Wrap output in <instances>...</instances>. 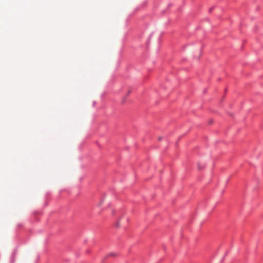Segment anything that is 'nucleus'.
Masks as SVG:
<instances>
[{"label":"nucleus","instance_id":"f257e3e1","mask_svg":"<svg viewBox=\"0 0 263 263\" xmlns=\"http://www.w3.org/2000/svg\"><path fill=\"white\" fill-rule=\"evenodd\" d=\"M121 219H119L118 221L116 223V227H119V222Z\"/></svg>","mask_w":263,"mask_h":263},{"label":"nucleus","instance_id":"7ed1b4c3","mask_svg":"<svg viewBox=\"0 0 263 263\" xmlns=\"http://www.w3.org/2000/svg\"><path fill=\"white\" fill-rule=\"evenodd\" d=\"M213 8H214L213 7L209 9V12H211L213 10Z\"/></svg>","mask_w":263,"mask_h":263},{"label":"nucleus","instance_id":"f03ea898","mask_svg":"<svg viewBox=\"0 0 263 263\" xmlns=\"http://www.w3.org/2000/svg\"><path fill=\"white\" fill-rule=\"evenodd\" d=\"M198 167H199V170H202L204 168V166H200V165L199 164L198 165Z\"/></svg>","mask_w":263,"mask_h":263},{"label":"nucleus","instance_id":"39448f33","mask_svg":"<svg viewBox=\"0 0 263 263\" xmlns=\"http://www.w3.org/2000/svg\"><path fill=\"white\" fill-rule=\"evenodd\" d=\"M161 138H162L161 137H159V140H161Z\"/></svg>","mask_w":263,"mask_h":263},{"label":"nucleus","instance_id":"20e7f679","mask_svg":"<svg viewBox=\"0 0 263 263\" xmlns=\"http://www.w3.org/2000/svg\"><path fill=\"white\" fill-rule=\"evenodd\" d=\"M114 255H115L114 253H110L109 254V256H114Z\"/></svg>","mask_w":263,"mask_h":263}]
</instances>
